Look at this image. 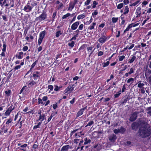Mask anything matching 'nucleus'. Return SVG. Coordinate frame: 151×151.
I'll list each match as a JSON object with an SVG mask.
<instances>
[{"label": "nucleus", "mask_w": 151, "mask_h": 151, "mask_svg": "<svg viewBox=\"0 0 151 151\" xmlns=\"http://www.w3.org/2000/svg\"><path fill=\"white\" fill-rule=\"evenodd\" d=\"M103 52L101 51H100L98 53V56H100L102 55H103Z\"/></svg>", "instance_id": "61"}, {"label": "nucleus", "mask_w": 151, "mask_h": 151, "mask_svg": "<svg viewBox=\"0 0 151 151\" xmlns=\"http://www.w3.org/2000/svg\"><path fill=\"white\" fill-rule=\"evenodd\" d=\"M134 81V79L133 78H130L128 79L127 81V83H129L131 82H132Z\"/></svg>", "instance_id": "44"}, {"label": "nucleus", "mask_w": 151, "mask_h": 151, "mask_svg": "<svg viewBox=\"0 0 151 151\" xmlns=\"http://www.w3.org/2000/svg\"><path fill=\"white\" fill-rule=\"evenodd\" d=\"M134 72V71L133 70L132 68H131L130 69V71L128 73L130 75L131 74L133 73Z\"/></svg>", "instance_id": "54"}, {"label": "nucleus", "mask_w": 151, "mask_h": 151, "mask_svg": "<svg viewBox=\"0 0 151 151\" xmlns=\"http://www.w3.org/2000/svg\"><path fill=\"white\" fill-rule=\"evenodd\" d=\"M45 35V31H43L41 32L40 35V38L38 40V45H40L41 44L43 38Z\"/></svg>", "instance_id": "2"}, {"label": "nucleus", "mask_w": 151, "mask_h": 151, "mask_svg": "<svg viewBox=\"0 0 151 151\" xmlns=\"http://www.w3.org/2000/svg\"><path fill=\"white\" fill-rule=\"evenodd\" d=\"M132 24H130L127 28L124 31V33H125L126 31L129 30V29L132 27Z\"/></svg>", "instance_id": "23"}, {"label": "nucleus", "mask_w": 151, "mask_h": 151, "mask_svg": "<svg viewBox=\"0 0 151 151\" xmlns=\"http://www.w3.org/2000/svg\"><path fill=\"white\" fill-rule=\"evenodd\" d=\"M38 103L39 104H43V102L42 101V99L40 98H39L38 99Z\"/></svg>", "instance_id": "49"}, {"label": "nucleus", "mask_w": 151, "mask_h": 151, "mask_svg": "<svg viewBox=\"0 0 151 151\" xmlns=\"http://www.w3.org/2000/svg\"><path fill=\"white\" fill-rule=\"evenodd\" d=\"M137 112L135 111L132 113L131 115V116L129 119V121L131 122L134 121L137 119Z\"/></svg>", "instance_id": "3"}, {"label": "nucleus", "mask_w": 151, "mask_h": 151, "mask_svg": "<svg viewBox=\"0 0 151 151\" xmlns=\"http://www.w3.org/2000/svg\"><path fill=\"white\" fill-rule=\"evenodd\" d=\"M136 57L135 56L133 55H132V57L131 59L129 60V63H133L134 60L135 59Z\"/></svg>", "instance_id": "21"}, {"label": "nucleus", "mask_w": 151, "mask_h": 151, "mask_svg": "<svg viewBox=\"0 0 151 151\" xmlns=\"http://www.w3.org/2000/svg\"><path fill=\"white\" fill-rule=\"evenodd\" d=\"M21 67V65H17L15 66V67L14 68V69L15 70H17L19 69Z\"/></svg>", "instance_id": "60"}, {"label": "nucleus", "mask_w": 151, "mask_h": 151, "mask_svg": "<svg viewBox=\"0 0 151 151\" xmlns=\"http://www.w3.org/2000/svg\"><path fill=\"white\" fill-rule=\"evenodd\" d=\"M134 44H132L129 47H128V49L129 50L131 49L134 46Z\"/></svg>", "instance_id": "64"}, {"label": "nucleus", "mask_w": 151, "mask_h": 151, "mask_svg": "<svg viewBox=\"0 0 151 151\" xmlns=\"http://www.w3.org/2000/svg\"><path fill=\"white\" fill-rule=\"evenodd\" d=\"M45 116V114H40L38 120H41V121H43L44 119Z\"/></svg>", "instance_id": "19"}, {"label": "nucleus", "mask_w": 151, "mask_h": 151, "mask_svg": "<svg viewBox=\"0 0 151 151\" xmlns=\"http://www.w3.org/2000/svg\"><path fill=\"white\" fill-rule=\"evenodd\" d=\"M14 108H12V106H10L4 114V115L6 116H8L9 115L10 113L13 110Z\"/></svg>", "instance_id": "9"}, {"label": "nucleus", "mask_w": 151, "mask_h": 151, "mask_svg": "<svg viewBox=\"0 0 151 151\" xmlns=\"http://www.w3.org/2000/svg\"><path fill=\"white\" fill-rule=\"evenodd\" d=\"M48 88L49 89H50V90H52L53 88V86L52 85H49L48 86Z\"/></svg>", "instance_id": "53"}, {"label": "nucleus", "mask_w": 151, "mask_h": 151, "mask_svg": "<svg viewBox=\"0 0 151 151\" xmlns=\"http://www.w3.org/2000/svg\"><path fill=\"white\" fill-rule=\"evenodd\" d=\"M12 120L11 119H9L6 122V124H9V123L12 122Z\"/></svg>", "instance_id": "52"}, {"label": "nucleus", "mask_w": 151, "mask_h": 151, "mask_svg": "<svg viewBox=\"0 0 151 151\" xmlns=\"http://www.w3.org/2000/svg\"><path fill=\"white\" fill-rule=\"evenodd\" d=\"M124 3L125 4H127L129 3V1L128 0H124Z\"/></svg>", "instance_id": "59"}, {"label": "nucleus", "mask_w": 151, "mask_h": 151, "mask_svg": "<svg viewBox=\"0 0 151 151\" xmlns=\"http://www.w3.org/2000/svg\"><path fill=\"white\" fill-rule=\"evenodd\" d=\"M125 56L124 55H122L120 56L119 58V60L120 61H122L125 58Z\"/></svg>", "instance_id": "39"}, {"label": "nucleus", "mask_w": 151, "mask_h": 151, "mask_svg": "<svg viewBox=\"0 0 151 151\" xmlns=\"http://www.w3.org/2000/svg\"><path fill=\"white\" fill-rule=\"evenodd\" d=\"M117 137L116 135L114 134H112V135L109 136V140L111 142H115Z\"/></svg>", "instance_id": "7"}, {"label": "nucleus", "mask_w": 151, "mask_h": 151, "mask_svg": "<svg viewBox=\"0 0 151 151\" xmlns=\"http://www.w3.org/2000/svg\"><path fill=\"white\" fill-rule=\"evenodd\" d=\"M78 34H76V35H75L70 40V41H72L73 40H76V37H77Z\"/></svg>", "instance_id": "48"}, {"label": "nucleus", "mask_w": 151, "mask_h": 151, "mask_svg": "<svg viewBox=\"0 0 151 151\" xmlns=\"http://www.w3.org/2000/svg\"><path fill=\"white\" fill-rule=\"evenodd\" d=\"M94 123V122L93 121H90L86 125V127L88 126H91Z\"/></svg>", "instance_id": "40"}, {"label": "nucleus", "mask_w": 151, "mask_h": 151, "mask_svg": "<svg viewBox=\"0 0 151 151\" xmlns=\"http://www.w3.org/2000/svg\"><path fill=\"white\" fill-rule=\"evenodd\" d=\"M114 132L116 134L120 133L119 129H115L114 130Z\"/></svg>", "instance_id": "43"}, {"label": "nucleus", "mask_w": 151, "mask_h": 151, "mask_svg": "<svg viewBox=\"0 0 151 151\" xmlns=\"http://www.w3.org/2000/svg\"><path fill=\"white\" fill-rule=\"evenodd\" d=\"M91 1V0H87L85 3V5H88L90 1Z\"/></svg>", "instance_id": "46"}, {"label": "nucleus", "mask_w": 151, "mask_h": 151, "mask_svg": "<svg viewBox=\"0 0 151 151\" xmlns=\"http://www.w3.org/2000/svg\"><path fill=\"white\" fill-rule=\"evenodd\" d=\"M61 88V87H59L57 86H55V88L54 89V90L56 91H58L59 90V89H60Z\"/></svg>", "instance_id": "42"}, {"label": "nucleus", "mask_w": 151, "mask_h": 151, "mask_svg": "<svg viewBox=\"0 0 151 151\" xmlns=\"http://www.w3.org/2000/svg\"><path fill=\"white\" fill-rule=\"evenodd\" d=\"M129 11V8L128 6H126L125 8L124 12V14H127Z\"/></svg>", "instance_id": "22"}, {"label": "nucleus", "mask_w": 151, "mask_h": 151, "mask_svg": "<svg viewBox=\"0 0 151 151\" xmlns=\"http://www.w3.org/2000/svg\"><path fill=\"white\" fill-rule=\"evenodd\" d=\"M83 27V24H81V25H80V26L79 27H78L79 29L81 30H82V29Z\"/></svg>", "instance_id": "50"}, {"label": "nucleus", "mask_w": 151, "mask_h": 151, "mask_svg": "<svg viewBox=\"0 0 151 151\" xmlns=\"http://www.w3.org/2000/svg\"><path fill=\"white\" fill-rule=\"evenodd\" d=\"M137 112V114L144 112V109H143L139 107L137 109V111H135Z\"/></svg>", "instance_id": "16"}, {"label": "nucleus", "mask_w": 151, "mask_h": 151, "mask_svg": "<svg viewBox=\"0 0 151 151\" xmlns=\"http://www.w3.org/2000/svg\"><path fill=\"white\" fill-rule=\"evenodd\" d=\"M85 17V16L83 14L80 15L78 17L77 19L79 20L81 19H83Z\"/></svg>", "instance_id": "31"}, {"label": "nucleus", "mask_w": 151, "mask_h": 151, "mask_svg": "<svg viewBox=\"0 0 151 151\" xmlns=\"http://www.w3.org/2000/svg\"><path fill=\"white\" fill-rule=\"evenodd\" d=\"M140 126V124L136 122H133L132 124V129L136 130L139 126Z\"/></svg>", "instance_id": "8"}, {"label": "nucleus", "mask_w": 151, "mask_h": 151, "mask_svg": "<svg viewBox=\"0 0 151 151\" xmlns=\"http://www.w3.org/2000/svg\"><path fill=\"white\" fill-rule=\"evenodd\" d=\"M75 101V98H73L72 100H71L70 101V103L72 104H73L74 102Z\"/></svg>", "instance_id": "55"}, {"label": "nucleus", "mask_w": 151, "mask_h": 151, "mask_svg": "<svg viewBox=\"0 0 151 151\" xmlns=\"http://www.w3.org/2000/svg\"><path fill=\"white\" fill-rule=\"evenodd\" d=\"M138 133V135L142 138H145L150 135L151 128L147 122L144 121L141 122Z\"/></svg>", "instance_id": "1"}, {"label": "nucleus", "mask_w": 151, "mask_h": 151, "mask_svg": "<svg viewBox=\"0 0 151 151\" xmlns=\"http://www.w3.org/2000/svg\"><path fill=\"white\" fill-rule=\"evenodd\" d=\"M93 48V47H88L87 48V50L89 52H91L90 53V55H91L93 52L95 48H94V49L92 50V49Z\"/></svg>", "instance_id": "17"}, {"label": "nucleus", "mask_w": 151, "mask_h": 151, "mask_svg": "<svg viewBox=\"0 0 151 151\" xmlns=\"http://www.w3.org/2000/svg\"><path fill=\"white\" fill-rule=\"evenodd\" d=\"M141 8L140 7H138L136 9V13L137 15L136 17H140L141 12Z\"/></svg>", "instance_id": "10"}, {"label": "nucleus", "mask_w": 151, "mask_h": 151, "mask_svg": "<svg viewBox=\"0 0 151 151\" xmlns=\"http://www.w3.org/2000/svg\"><path fill=\"white\" fill-rule=\"evenodd\" d=\"M86 109V107H84L80 109L77 114V117H78L82 115L83 112V111Z\"/></svg>", "instance_id": "14"}, {"label": "nucleus", "mask_w": 151, "mask_h": 151, "mask_svg": "<svg viewBox=\"0 0 151 151\" xmlns=\"http://www.w3.org/2000/svg\"><path fill=\"white\" fill-rule=\"evenodd\" d=\"M75 43L74 41H72L70 43H68V45L72 48L74 46Z\"/></svg>", "instance_id": "28"}, {"label": "nucleus", "mask_w": 151, "mask_h": 151, "mask_svg": "<svg viewBox=\"0 0 151 151\" xmlns=\"http://www.w3.org/2000/svg\"><path fill=\"white\" fill-rule=\"evenodd\" d=\"M37 62V61H36L35 62H34L32 64L31 66V68L30 69V70L27 73L26 75L28 74V73H31V70L35 66L36 64V63Z\"/></svg>", "instance_id": "15"}, {"label": "nucleus", "mask_w": 151, "mask_h": 151, "mask_svg": "<svg viewBox=\"0 0 151 151\" xmlns=\"http://www.w3.org/2000/svg\"><path fill=\"white\" fill-rule=\"evenodd\" d=\"M147 17V18L143 21L142 24V25H144L146 23V21H147L150 19V18L149 17Z\"/></svg>", "instance_id": "45"}, {"label": "nucleus", "mask_w": 151, "mask_h": 151, "mask_svg": "<svg viewBox=\"0 0 151 151\" xmlns=\"http://www.w3.org/2000/svg\"><path fill=\"white\" fill-rule=\"evenodd\" d=\"M71 147L70 146L68 145H65L62 148L61 151H68L69 148H71Z\"/></svg>", "instance_id": "11"}, {"label": "nucleus", "mask_w": 151, "mask_h": 151, "mask_svg": "<svg viewBox=\"0 0 151 151\" xmlns=\"http://www.w3.org/2000/svg\"><path fill=\"white\" fill-rule=\"evenodd\" d=\"M121 91H120L119 92H118L116 94H115L114 95L115 98H117L119 97V96L121 94Z\"/></svg>", "instance_id": "33"}, {"label": "nucleus", "mask_w": 151, "mask_h": 151, "mask_svg": "<svg viewBox=\"0 0 151 151\" xmlns=\"http://www.w3.org/2000/svg\"><path fill=\"white\" fill-rule=\"evenodd\" d=\"M97 4V3L96 2V1H94L93 3V6H92V7L93 8H95L96 7V5Z\"/></svg>", "instance_id": "47"}, {"label": "nucleus", "mask_w": 151, "mask_h": 151, "mask_svg": "<svg viewBox=\"0 0 151 151\" xmlns=\"http://www.w3.org/2000/svg\"><path fill=\"white\" fill-rule=\"evenodd\" d=\"M79 24V22H76L73 23L72 25L71 29L73 30L76 29Z\"/></svg>", "instance_id": "13"}, {"label": "nucleus", "mask_w": 151, "mask_h": 151, "mask_svg": "<svg viewBox=\"0 0 151 151\" xmlns=\"http://www.w3.org/2000/svg\"><path fill=\"white\" fill-rule=\"evenodd\" d=\"M56 13H57L56 12H55L53 13V14L52 15V18L53 19V21L54 20V19L55 18V17L56 15Z\"/></svg>", "instance_id": "56"}, {"label": "nucleus", "mask_w": 151, "mask_h": 151, "mask_svg": "<svg viewBox=\"0 0 151 151\" xmlns=\"http://www.w3.org/2000/svg\"><path fill=\"white\" fill-rule=\"evenodd\" d=\"M62 34V33L59 30L56 33V36L57 37H58L60 35H61Z\"/></svg>", "instance_id": "30"}, {"label": "nucleus", "mask_w": 151, "mask_h": 151, "mask_svg": "<svg viewBox=\"0 0 151 151\" xmlns=\"http://www.w3.org/2000/svg\"><path fill=\"white\" fill-rule=\"evenodd\" d=\"M118 18L113 17L112 18V21L113 23L116 22L118 20Z\"/></svg>", "instance_id": "29"}, {"label": "nucleus", "mask_w": 151, "mask_h": 151, "mask_svg": "<svg viewBox=\"0 0 151 151\" xmlns=\"http://www.w3.org/2000/svg\"><path fill=\"white\" fill-rule=\"evenodd\" d=\"M123 3H121L119 4L117 6V8L119 9H121L123 7Z\"/></svg>", "instance_id": "32"}, {"label": "nucleus", "mask_w": 151, "mask_h": 151, "mask_svg": "<svg viewBox=\"0 0 151 151\" xmlns=\"http://www.w3.org/2000/svg\"><path fill=\"white\" fill-rule=\"evenodd\" d=\"M52 106L53 109H55L58 107V106L57 104H53Z\"/></svg>", "instance_id": "58"}, {"label": "nucleus", "mask_w": 151, "mask_h": 151, "mask_svg": "<svg viewBox=\"0 0 151 151\" xmlns=\"http://www.w3.org/2000/svg\"><path fill=\"white\" fill-rule=\"evenodd\" d=\"M14 0H12L10 3V5H11V7H13L14 6Z\"/></svg>", "instance_id": "41"}, {"label": "nucleus", "mask_w": 151, "mask_h": 151, "mask_svg": "<svg viewBox=\"0 0 151 151\" xmlns=\"http://www.w3.org/2000/svg\"><path fill=\"white\" fill-rule=\"evenodd\" d=\"M40 127V126L37 124V125L35 126L33 128L34 129H35L37 128H39Z\"/></svg>", "instance_id": "63"}, {"label": "nucleus", "mask_w": 151, "mask_h": 151, "mask_svg": "<svg viewBox=\"0 0 151 151\" xmlns=\"http://www.w3.org/2000/svg\"><path fill=\"white\" fill-rule=\"evenodd\" d=\"M85 142H84V145H86L88 143H90L91 142V140L90 139H88L87 138L84 139Z\"/></svg>", "instance_id": "20"}, {"label": "nucleus", "mask_w": 151, "mask_h": 151, "mask_svg": "<svg viewBox=\"0 0 151 151\" xmlns=\"http://www.w3.org/2000/svg\"><path fill=\"white\" fill-rule=\"evenodd\" d=\"M74 4L71 2L69 4V6L68 8V10H72L74 7Z\"/></svg>", "instance_id": "18"}, {"label": "nucleus", "mask_w": 151, "mask_h": 151, "mask_svg": "<svg viewBox=\"0 0 151 151\" xmlns=\"http://www.w3.org/2000/svg\"><path fill=\"white\" fill-rule=\"evenodd\" d=\"M120 133H124L126 129L125 128L123 127H121V128L119 129Z\"/></svg>", "instance_id": "24"}, {"label": "nucleus", "mask_w": 151, "mask_h": 151, "mask_svg": "<svg viewBox=\"0 0 151 151\" xmlns=\"http://www.w3.org/2000/svg\"><path fill=\"white\" fill-rule=\"evenodd\" d=\"M29 4V3H28L27 5L24 7V10L27 12L31 11L33 7V6H30Z\"/></svg>", "instance_id": "6"}, {"label": "nucleus", "mask_w": 151, "mask_h": 151, "mask_svg": "<svg viewBox=\"0 0 151 151\" xmlns=\"http://www.w3.org/2000/svg\"><path fill=\"white\" fill-rule=\"evenodd\" d=\"M140 0H138L137 1L135 2L134 3H133V5H134V6H135L139 2Z\"/></svg>", "instance_id": "57"}, {"label": "nucleus", "mask_w": 151, "mask_h": 151, "mask_svg": "<svg viewBox=\"0 0 151 151\" xmlns=\"http://www.w3.org/2000/svg\"><path fill=\"white\" fill-rule=\"evenodd\" d=\"M28 49V47L27 46H24L23 48V50L24 51H27Z\"/></svg>", "instance_id": "51"}, {"label": "nucleus", "mask_w": 151, "mask_h": 151, "mask_svg": "<svg viewBox=\"0 0 151 151\" xmlns=\"http://www.w3.org/2000/svg\"><path fill=\"white\" fill-rule=\"evenodd\" d=\"M144 85L143 83H139L138 85V87L139 88H142L144 86Z\"/></svg>", "instance_id": "36"}, {"label": "nucleus", "mask_w": 151, "mask_h": 151, "mask_svg": "<svg viewBox=\"0 0 151 151\" xmlns=\"http://www.w3.org/2000/svg\"><path fill=\"white\" fill-rule=\"evenodd\" d=\"M126 89V88L125 87V85L124 84L123 85V88L122 89V92H123Z\"/></svg>", "instance_id": "62"}, {"label": "nucleus", "mask_w": 151, "mask_h": 151, "mask_svg": "<svg viewBox=\"0 0 151 151\" xmlns=\"http://www.w3.org/2000/svg\"><path fill=\"white\" fill-rule=\"evenodd\" d=\"M47 14L45 12H43L42 14L40 16L36 18V19L37 20L39 19L40 21H41L42 20H44L46 18Z\"/></svg>", "instance_id": "5"}, {"label": "nucleus", "mask_w": 151, "mask_h": 151, "mask_svg": "<svg viewBox=\"0 0 151 151\" xmlns=\"http://www.w3.org/2000/svg\"><path fill=\"white\" fill-rule=\"evenodd\" d=\"M5 93L8 96H9L11 94V91L10 90L6 91Z\"/></svg>", "instance_id": "34"}, {"label": "nucleus", "mask_w": 151, "mask_h": 151, "mask_svg": "<svg viewBox=\"0 0 151 151\" xmlns=\"http://www.w3.org/2000/svg\"><path fill=\"white\" fill-rule=\"evenodd\" d=\"M96 23L95 22H93L92 23V26H90L88 27V29L91 30L94 28V27L96 25Z\"/></svg>", "instance_id": "27"}, {"label": "nucleus", "mask_w": 151, "mask_h": 151, "mask_svg": "<svg viewBox=\"0 0 151 151\" xmlns=\"http://www.w3.org/2000/svg\"><path fill=\"white\" fill-rule=\"evenodd\" d=\"M40 75V73L38 71L34 72L32 75V76H31L30 78L33 77L34 78V79L36 81L39 79V76Z\"/></svg>", "instance_id": "4"}, {"label": "nucleus", "mask_w": 151, "mask_h": 151, "mask_svg": "<svg viewBox=\"0 0 151 151\" xmlns=\"http://www.w3.org/2000/svg\"><path fill=\"white\" fill-rule=\"evenodd\" d=\"M72 87V85H70L65 90V92L67 93L68 91H70Z\"/></svg>", "instance_id": "25"}, {"label": "nucleus", "mask_w": 151, "mask_h": 151, "mask_svg": "<svg viewBox=\"0 0 151 151\" xmlns=\"http://www.w3.org/2000/svg\"><path fill=\"white\" fill-rule=\"evenodd\" d=\"M70 14L69 13H68L67 14H66L65 15L63 16L62 19H65L67 17L70 16Z\"/></svg>", "instance_id": "35"}, {"label": "nucleus", "mask_w": 151, "mask_h": 151, "mask_svg": "<svg viewBox=\"0 0 151 151\" xmlns=\"http://www.w3.org/2000/svg\"><path fill=\"white\" fill-rule=\"evenodd\" d=\"M37 82L33 80L32 81L28 84L29 86H32L36 84Z\"/></svg>", "instance_id": "26"}, {"label": "nucleus", "mask_w": 151, "mask_h": 151, "mask_svg": "<svg viewBox=\"0 0 151 151\" xmlns=\"http://www.w3.org/2000/svg\"><path fill=\"white\" fill-rule=\"evenodd\" d=\"M98 12L97 10H96L94 12H93L92 13V16L94 17H95V15H96L98 14Z\"/></svg>", "instance_id": "37"}, {"label": "nucleus", "mask_w": 151, "mask_h": 151, "mask_svg": "<svg viewBox=\"0 0 151 151\" xmlns=\"http://www.w3.org/2000/svg\"><path fill=\"white\" fill-rule=\"evenodd\" d=\"M109 63V61H107L105 63H103V67H105L107 66H108Z\"/></svg>", "instance_id": "38"}, {"label": "nucleus", "mask_w": 151, "mask_h": 151, "mask_svg": "<svg viewBox=\"0 0 151 151\" xmlns=\"http://www.w3.org/2000/svg\"><path fill=\"white\" fill-rule=\"evenodd\" d=\"M107 38L105 36H103L101 37L98 40L99 42L100 43H104L107 40Z\"/></svg>", "instance_id": "12"}]
</instances>
